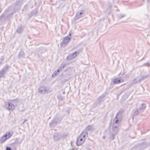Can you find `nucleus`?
Listing matches in <instances>:
<instances>
[{"label": "nucleus", "mask_w": 150, "mask_h": 150, "mask_svg": "<svg viewBox=\"0 0 150 150\" xmlns=\"http://www.w3.org/2000/svg\"><path fill=\"white\" fill-rule=\"evenodd\" d=\"M77 53L76 52H74L73 54H70L67 57V58L68 59H72L74 57H76L77 55Z\"/></svg>", "instance_id": "nucleus-3"}, {"label": "nucleus", "mask_w": 150, "mask_h": 150, "mask_svg": "<svg viewBox=\"0 0 150 150\" xmlns=\"http://www.w3.org/2000/svg\"><path fill=\"white\" fill-rule=\"evenodd\" d=\"M6 105L8 109L9 110H13L15 108V105L12 102H8L6 103Z\"/></svg>", "instance_id": "nucleus-2"}, {"label": "nucleus", "mask_w": 150, "mask_h": 150, "mask_svg": "<svg viewBox=\"0 0 150 150\" xmlns=\"http://www.w3.org/2000/svg\"><path fill=\"white\" fill-rule=\"evenodd\" d=\"M40 89L39 90V92L40 93H41L42 91V90H41L40 89Z\"/></svg>", "instance_id": "nucleus-8"}, {"label": "nucleus", "mask_w": 150, "mask_h": 150, "mask_svg": "<svg viewBox=\"0 0 150 150\" xmlns=\"http://www.w3.org/2000/svg\"><path fill=\"white\" fill-rule=\"evenodd\" d=\"M4 135L6 138L8 139L11 137L12 134L9 132H7Z\"/></svg>", "instance_id": "nucleus-6"}, {"label": "nucleus", "mask_w": 150, "mask_h": 150, "mask_svg": "<svg viewBox=\"0 0 150 150\" xmlns=\"http://www.w3.org/2000/svg\"><path fill=\"white\" fill-rule=\"evenodd\" d=\"M71 150H75L74 149H71Z\"/></svg>", "instance_id": "nucleus-11"}, {"label": "nucleus", "mask_w": 150, "mask_h": 150, "mask_svg": "<svg viewBox=\"0 0 150 150\" xmlns=\"http://www.w3.org/2000/svg\"><path fill=\"white\" fill-rule=\"evenodd\" d=\"M123 81H124L123 80H120L116 78L114 79L113 83L115 84H118Z\"/></svg>", "instance_id": "nucleus-4"}, {"label": "nucleus", "mask_w": 150, "mask_h": 150, "mask_svg": "<svg viewBox=\"0 0 150 150\" xmlns=\"http://www.w3.org/2000/svg\"><path fill=\"white\" fill-rule=\"evenodd\" d=\"M82 14V13H80V14Z\"/></svg>", "instance_id": "nucleus-10"}, {"label": "nucleus", "mask_w": 150, "mask_h": 150, "mask_svg": "<svg viewBox=\"0 0 150 150\" xmlns=\"http://www.w3.org/2000/svg\"><path fill=\"white\" fill-rule=\"evenodd\" d=\"M7 139L6 137L4 135H3L1 138L0 140L2 143L5 142Z\"/></svg>", "instance_id": "nucleus-7"}, {"label": "nucleus", "mask_w": 150, "mask_h": 150, "mask_svg": "<svg viewBox=\"0 0 150 150\" xmlns=\"http://www.w3.org/2000/svg\"><path fill=\"white\" fill-rule=\"evenodd\" d=\"M118 120H117L115 121V122L116 123H118Z\"/></svg>", "instance_id": "nucleus-9"}, {"label": "nucleus", "mask_w": 150, "mask_h": 150, "mask_svg": "<svg viewBox=\"0 0 150 150\" xmlns=\"http://www.w3.org/2000/svg\"><path fill=\"white\" fill-rule=\"evenodd\" d=\"M70 41V38L67 37H66L64 38L63 43L64 44H66L68 43Z\"/></svg>", "instance_id": "nucleus-5"}, {"label": "nucleus", "mask_w": 150, "mask_h": 150, "mask_svg": "<svg viewBox=\"0 0 150 150\" xmlns=\"http://www.w3.org/2000/svg\"><path fill=\"white\" fill-rule=\"evenodd\" d=\"M87 134L86 131H83L81 133L77 139L76 143L77 145L81 146L83 143L86 140L85 137Z\"/></svg>", "instance_id": "nucleus-1"}]
</instances>
